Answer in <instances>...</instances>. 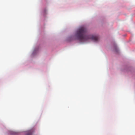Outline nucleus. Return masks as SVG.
<instances>
[{
	"label": "nucleus",
	"instance_id": "obj_1",
	"mask_svg": "<svg viewBox=\"0 0 135 135\" xmlns=\"http://www.w3.org/2000/svg\"><path fill=\"white\" fill-rule=\"evenodd\" d=\"M87 31L86 28L84 26L80 27L77 30L75 35L77 39L81 42H85L91 39L95 42H97L99 39L98 36L92 35H87Z\"/></svg>",
	"mask_w": 135,
	"mask_h": 135
},
{
	"label": "nucleus",
	"instance_id": "obj_2",
	"mask_svg": "<svg viewBox=\"0 0 135 135\" xmlns=\"http://www.w3.org/2000/svg\"><path fill=\"white\" fill-rule=\"evenodd\" d=\"M15 133L13 132H11V135H15Z\"/></svg>",
	"mask_w": 135,
	"mask_h": 135
},
{
	"label": "nucleus",
	"instance_id": "obj_3",
	"mask_svg": "<svg viewBox=\"0 0 135 135\" xmlns=\"http://www.w3.org/2000/svg\"><path fill=\"white\" fill-rule=\"evenodd\" d=\"M31 133L30 132H29L28 133V134L27 135H31Z\"/></svg>",
	"mask_w": 135,
	"mask_h": 135
}]
</instances>
